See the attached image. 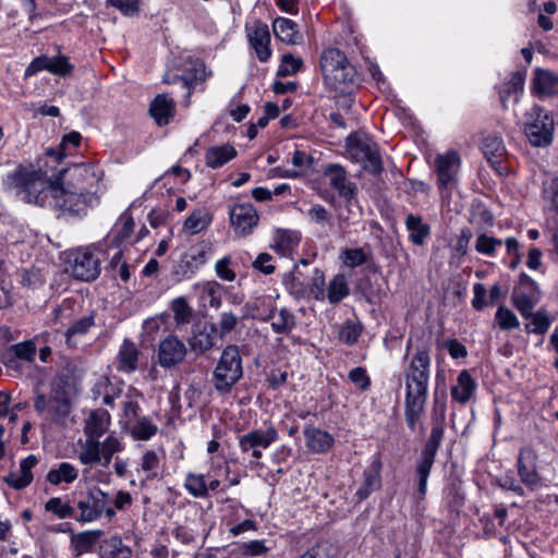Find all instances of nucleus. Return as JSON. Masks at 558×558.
<instances>
[{"label": "nucleus", "instance_id": "f257e3e1", "mask_svg": "<svg viewBox=\"0 0 558 558\" xmlns=\"http://www.w3.org/2000/svg\"><path fill=\"white\" fill-rule=\"evenodd\" d=\"M57 209L72 217H84L100 204L106 191L104 171L92 163H74L58 174Z\"/></svg>", "mask_w": 558, "mask_h": 558}, {"label": "nucleus", "instance_id": "f03ea898", "mask_svg": "<svg viewBox=\"0 0 558 558\" xmlns=\"http://www.w3.org/2000/svg\"><path fill=\"white\" fill-rule=\"evenodd\" d=\"M8 178L25 203L57 209L59 181L53 183L46 171L20 167Z\"/></svg>", "mask_w": 558, "mask_h": 558}, {"label": "nucleus", "instance_id": "7ed1b4c3", "mask_svg": "<svg viewBox=\"0 0 558 558\" xmlns=\"http://www.w3.org/2000/svg\"><path fill=\"white\" fill-rule=\"evenodd\" d=\"M72 385L68 375H58L51 383L50 393H37L34 400V409L38 414H45L47 418L60 426H66L72 411L71 396Z\"/></svg>", "mask_w": 558, "mask_h": 558}, {"label": "nucleus", "instance_id": "20e7f679", "mask_svg": "<svg viewBox=\"0 0 558 558\" xmlns=\"http://www.w3.org/2000/svg\"><path fill=\"white\" fill-rule=\"evenodd\" d=\"M320 70L325 83L335 90L345 92L356 83L354 66L337 48H328L322 53Z\"/></svg>", "mask_w": 558, "mask_h": 558}, {"label": "nucleus", "instance_id": "39448f33", "mask_svg": "<svg viewBox=\"0 0 558 558\" xmlns=\"http://www.w3.org/2000/svg\"><path fill=\"white\" fill-rule=\"evenodd\" d=\"M242 376V359L238 347H226L213 373L215 389L219 393H228Z\"/></svg>", "mask_w": 558, "mask_h": 558}, {"label": "nucleus", "instance_id": "423d86ee", "mask_svg": "<svg viewBox=\"0 0 558 558\" xmlns=\"http://www.w3.org/2000/svg\"><path fill=\"white\" fill-rule=\"evenodd\" d=\"M430 359L426 350H418L405 369V399L427 400Z\"/></svg>", "mask_w": 558, "mask_h": 558}, {"label": "nucleus", "instance_id": "0eeeda50", "mask_svg": "<svg viewBox=\"0 0 558 558\" xmlns=\"http://www.w3.org/2000/svg\"><path fill=\"white\" fill-rule=\"evenodd\" d=\"M102 251L94 247H78L68 253L65 270L73 278L93 281L100 274Z\"/></svg>", "mask_w": 558, "mask_h": 558}, {"label": "nucleus", "instance_id": "6e6552de", "mask_svg": "<svg viewBox=\"0 0 558 558\" xmlns=\"http://www.w3.org/2000/svg\"><path fill=\"white\" fill-rule=\"evenodd\" d=\"M347 151L356 162L364 163V169L375 175L383 172V161L377 144L364 133H354L347 138Z\"/></svg>", "mask_w": 558, "mask_h": 558}, {"label": "nucleus", "instance_id": "1a4fd4ad", "mask_svg": "<svg viewBox=\"0 0 558 558\" xmlns=\"http://www.w3.org/2000/svg\"><path fill=\"white\" fill-rule=\"evenodd\" d=\"M109 495L98 487H92L86 493L81 494L76 501V508L80 514L75 517L76 521L87 523L98 520L102 514L111 519L116 515L114 509L110 506Z\"/></svg>", "mask_w": 558, "mask_h": 558}, {"label": "nucleus", "instance_id": "9d476101", "mask_svg": "<svg viewBox=\"0 0 558 558\" xmlns=\"http://www.w3.org/2000/svg\"><path fill=\"white\" fill-rule=\"evenodd\" d=\"M555 123L553 117L542 107L534 106L527 112L524 134L531 145L546 147L554 138Z\"/></svg>", "mask_w": 558, "mask_h": 558}, {"label": "nucleus", "instance_id": "9b49d317", "mask_svg": "<svg viewBox=\"0 0 558 558\" xmlns=\"http://www.w3.org/2000/svg\"><path fill=\"white\" fill-rule=\"evenodd\" d=\"M444 436L441 424L433 426L428 440L426 441L416 464L417 493L421 499L425 497L427 481L435 462V457Z\"/></svg>", "mask_w": 558, "mask_h": 558}, {"label": "nucleus", "instance_id": "f8f14e48", "mask_svg": "<svg viewBox=\"0 0 558 558\" xmlns=\"http://www.w3.org/2000/svg\"><path fill=\"white\" fill-rule=\"evenodd\" d=\"M541 300L538 284L526 274H521L519 284L513 289L511 303L524 319L532 316V311Z\"/></svg>", "mask_w": 558, "mask_h": 558}, {"label": "nucleus", "instance_id": "ddd939ff", "mask_svg": "<svg viewBox=\"0 0 558 558\" xmlns=\"http://www.w3.org/2000/svg\"><path fill=\"white\" fill-rule=\"evenodd\" d=\"M210 253L211 244L209 242L202 241L196 243L181 256L173 267L172 276L177 281L190 279L207 262Z\"/></svg>", "mask_w": 558, "mask_h": 558}, {"label": "nucleus", "instance_id": "4468645a", "mask_svg": "<svg viewBox=\"0 0 558 558\" xmlns=\"http://www.w3.org/2000/svg\"><path fill=\"white\" fill-rule=\"evenodd\" d=\"M438 187L442 197H449L457 185L460 156L456 150H448L435 158Z\"/></svg>", "mask_w": 558, "mask_h": 558}, {"label": "nucleus", "instance_id": "2eb2a0df", "mask_svg": "<svg viewBox=\"0 0 558 558\" xmlns=\"http://www.w3.org/2000/svg\"><path fill=\"white\" fill-rule=\"evenodd\" d=\"M229 218L234 233L242 238L252 234L259 221L256 208L250 203L233 205L229 210Z\"/></svg>", "mask_w": 558, "mask_h": 558}, {"label": "nucleus", "instance_id": "dca6fc26", "mask_svg": "<svg viewBox=\"0 0 558 558\" xmlns=\"http://www.w3.org/2000/svg\"><path fill=\"white\" fill-rule=\"evenodd\" d=\"M324 175L330 187L337 191L338 195L348 204H351L357 194V186L349 180L345 169L338 163H330L325 168Z\"/></svg>", "mask_w": 558, "mask_h": 558}, {"label": "nucleus", "instance_id": "f3484780", "mask_svg": "<svg viewBox=\"0 0 558 558\" xmlns=\"http://www.w3.org/2000/svg\"><path fill=\"white\" fill-rule=\"evenodd\" d=\"M158 363L165 368H171L186 356L187 349L185 343L177 336L169 335L158 345Z\"/></svg>", "mask_w": 558, "mask_h": 558}, {"label": "nucleus", "instance_id": "a211bd4d", "mask_svg": "<svg viewBox=\"0 0 558 558\" xmlns=\"http://www.w3.org/2000/svg\"><path fill=\"white\" fill-rule=\"evenodd\" d=\"M247 38L251 47L260 62H267L271 57L270 33L268 25L256 21L247 27Z\"/></svg>", "mask_w": 558, "mask_h": 558}, {"label": "nucleus", "instance_id": "6ab92c4d", "mask_svg": "<svg viewBox=\"0 0 558 558\" xmlns=\"http://www.w3.org/2000/svg\"><path fill=\"white\" fill-rule=\"evenodd\" d=\"M383 463L379 457H375L371 464L363 472V480L356 489L355 497L359 501L367 499L371 494L381 487Z\"/></svg>", "mask_w": 558, "mask_h": 558}, {"label": "nucleus", "instance_id": "aec40b11", "mask_svg": "<svg viewBox=\"0 0 558 558\" xmlns=\"http://www.w3.org/2000/svg\"><path fill=\"white\" fill-rule=\"evenodd\" d=\"M278 437V432L272 426L264 430L253 429L240 436L239 447L243 452H248L251 449L256 448L267 449Z\"/></svg>", "mask_w": 558, "mask_h": 558}, {"label": "nucleus", "instance_id": "412c9836", "mask_svg": "<svg viewBox=\"0 0 558 558\" xmlns=\"http://www.w3.org/2000/svg\"><path fill=\"white\" fill-rule=\"evenodd\" d=\"M217 332L216 324L205 323L187 340L190 349L196 354H205L215 345V335Z\"/></svg>", "mask_w": 558, "mask_h": 558}, {"label": "nucleus", "instance_id": "4be33fe9", "mask_svg": "<svg viewBox=\"0 0 558 558\" xmlns=\"http://www.w3.org/2000/svg\"><path fill=\"white\" fill-rule=\"evenodd\" d=\"M38 463V459L34 454H29L20 463L19 472H11L3 477L4 483L14 489H23L33 481L32 469Z\"/></svg>", "mask_w": 558, "mask_h": 558}, {"label": "nucleus", "instance_id": "5701e85b", "mask_svg": "<svg viewBox=\"0 0 558 558\" xmlns=\"http://www.w3.org/2000/svg\"><path fill=\"white\" fill-rule=\"evenodd\" d=\"M110 426V415L104 409H97L89 413L85 421L84 433L87 438L99 439Z\"/></svg>", "mask_w": 558, "mask_h": 558}, {"label": "nucleus", "instance_id": "b1692460", "mask_svg": "<svg viewBox=\"0 0 558 558\" xmlns=\"http://www.w3.org/2000/svg\"><path fill=\"white\" fill-rule=\"evenodd\" d=\"M525 73L522 71L512 72L500 87L499 95L502 107H507L508 100L512 98L513 102L517 104L523 93Z\"/></svg>", "mask_w": 558, "mask_h": 558}, {"label": "nucleus", "instance_id": "393cba45", "mask_svg": "<svg viewBox=\"0 0 558 558\" xmlns=\"http://www.w3.org/2000/svg\"><path fill=\"white\" fill-rule=\"evenodd\" d=\"M533 88L542 97H551L558 94V73L537 69L533 78Z\"/></svg>", "mask_w": 558, "mask_h": 558}, {"label": "nucleus", "instance_id": "a878e982", "mask_svg": "<svg viewBox=\"0 0 558 558\" xmlns=\"http://www.w3.org/2000/svg\"><path fill=\"white\" fill-rule=\"evenodd\" d=\"M207 75L205 72V64L201 61L194 63V74L181 76L175 73H167L163 76L166 84H180L182 89H186V97H190L194 83L204 82Z\"/></svg>", "mask_w": 558, "mask_h": 558}, {"label": "nucleus", "instance_id": "bb28decb", "mask_svg": "<svg viewBox=\"0 0 558 558\" xmlns=\"http://www.w3.org/2000/svg\"><path fill=\"white\" fill-rule=\"evenodd\" d=\"M304 437L307 448L316 453L327 452L335 441L328 432L316 427H305Z\"/></svg>", "mask_w": 558, "mask_h": 558}, {"label": "nucleus", "instance_id": "cd10ccee", "mask_svg": "<svg viewBox=\"0 0 558 558\" xmlns=\"http://www.w3.org/2000/svg\"><path fill=\"white\" fill-rule=\"evenodd\" d=\"M262 320H271V328L276 333H289L295 326V316L288 308L282 307L279 311L271 308Z\"/></svg>", "mask_w": 558, "mask_h": 558}, {"label": "nucleus", "instance_id": "c85d7f7f", "mask_svg": "<svg viewBox=\"0 0 558 558\" xmlns=\"http://www.w3.org/2000/svg\"><path fill=\"white\" fill-rule=\"evenodd\" d=\"M482 151L487 161L495 168L499 169L505 159V145L502 140L497 135H487L482 143Z\"/></svg>", "mask_w": 558, "mask_h": 558}, {"label": "nucleus", "instance_id": "c756f323", "mask_svg": "<svg viewBox=\"0 0 558 558\" xmlns=\"http://www.w3.org/2000/svg\"><path fill=\"white\" fill-rule=\"evenodd\" d=\"M174 111V101L167 94L157 95L150 104L149 112L158 125L169 123Z\"/></svg>", "mask_w": 558, "mask_h": 558}, {"label": "nucleus", "instance_id": "7c9ffc66", "mask_svg": "<svg viewBox=\"0 0 558 558\" xmlns=\"http://www.w3.org/2000/svg\"><path fill=\"white\" fill-rule=\"evenodd\" d=\"M272 31L277 39L289 45L301 43L302 36L298 32V25L290 19L277 17L272 23Z\"/></svg>", "mask_w": 558, "mask_h": 558}, {"label": "nucleus", "instance_id": "2f4dec72", "mask_svg": "<svg viewBox=\"0 0 558 558\" xmlns=\"http://www.w3.org/2000/svg\"><path fill=\"white\" fill-rule=\"evenodd\" d=\"M531 450H521L518 458V473L521 482L534 488L539 483V476L533 463Z\"/></svg>", "mask_w": 558, "mask_h": 558}, {"label": "nucleus", "instance_id": "473e14b6", "mask_svg": "<svg viewBox=\"0 0 558 558\" xmlns=\"http://www.w3.org/2000/svg\"><path fill=\"white\" fill-rule=\"evenodd\" d=\"M236 156L235 148L230 144L210 146L205 154V163L211 169L222 167Z\"/></svg>", "mask_w": 558, "mask_h": 558}, {"label": "nucleus", "instance_id": "72a5a7b5", "mask_svg": "<svg viewBox=\"0 0 558 558\" xmlns=\"http://www.w3.org/2000/svg\"><path fill=\"white\" fill-rule=\"evenodd\" d=\"M138 350L134 342L124 339L117 355V368L124 373H132L137 368Z\"/></svg>", "mask_w": 558, "mask_h": 558}, {"label": "nucleus", "instance_id": "f704fd0d", "mask_svg": "<svg viewBox=\"0 0 558 558\" xmlns=\"http://www.w3.org/2000/svg\"><path fill=\"white\" fill-rule=\"evenodd\" d=\"M476 387V381L464 369L458 375L457 384L451 387V397L457 402L466 403L474 395Z\"/></svg>", "mask_w": 558, "mask_h": 558}, {"label": "nucleus", "instance_id": "c9c22d12", "mask_svg": "<svg viewBox=\"0 0 558 558\" xmlns=\"http://www.w3.org/2000/svg\"><path fill=\"white\" fill-rule=\"evenodd\" d=\"M409 231L410 241L415 245H423L429 236L430 227L425 223L421 216L409 214L404 220Z\"/></svg>", "mask_w": 558, "mask_h": 558}, {"label": "nucleus", "instance_id": "e433bc0d", "mask_svg": "<svg viewBox=\"0 0 558 558\" xmlns=\"http://www.w3.org/2000/svg\"><path fill=\"white\" fill-rule=\"evenodd\" d=\"M81 141L82 135L76 131L65 134L62 137L58 150H54L53 148L47 149V158L51 159L52 162L59 163L62 158L73 153V150L81 144Z\"/></svg>", "mask_w": 558, "mask_h": 558}, {"label": "nucleus", "instance_id": "4c0bfd02", "mask_svg": "<svg viewBox=\"0 0 558 558\" xmlns=\"http://www.w3.org/2000/svg\"><path fill=\"white\" fill-rule=\"evenodd\" d=\"M77 476L78 472L74 465L69 462H61L47 473L46 480L52 485H59L60 483H73Z\"/></svg>", "mask_w": 558, "mask_h": 558}, {"label": "nucleus", "instance_id": "58836bf2", "mask_svg": "<svg viewBox=\"0 0 558 558\" xmlns=\"http://www.w3.org/2000/svg\"><path fill=\"white\" fill-rule=\"evenodd\" d=\"M161 469L160 454L154 450H147L143 453L140 461V469L145 474V481H151L159 476Z\"/></svg>", "mask_w": 558, "mask_h": 558}, {"label": "nucleus", "instance_id": "ea45409f", "mask_svg": "<svg viewBox=\"0 0 558 558\" xmlns=\"http://www.w3.org/2000/svg\"><path fill=\"white\" fill-rule=\"evenodd\" d=\"M81 463L85 465H93L102 463V454L100 449V441L94 438H87L82 446V451L78 454Z\"/></svg>", "mask_w": 558, "mask_h": 558}, {"label": "nucleus", "instance_id": "a19ab883", "mask_svg": "<svg viewBox=\"0 0 558 558\" xmlns=\"http://www.w3.org/2000/svg\"><path fill=\"white\" fill-rule=\"evenodd\" d=\"M350 289L344 275H336L327 288V299L331 304L339 303L349 295Z\"/></svg>", "mask_w": 558, "mask_h": 558}, {"label": "nucleus", "instance_id": "79ce46f5", "mask_svg": "<svg viewBox=\"0 0 558 558\" xmlns=\"http://www.w3.org/2000/svg\"><path fill=\"white\" fill-rule=\"evenodd\" d=\"M211 222V216L204 209L193 211L184 222V230L191 234H197L205 230Z\"/></svg>", "mask_w": 558, "mask_h": 558}, {"label": "nucleus", "instance_id": "37998d69", "mask_svg": "<svg viewBox=\"0 0 558 558\" xmlns=\"http://www.w3.org/2000/svg\"><path fill=\"white\" fill-rule=\"evenodd\" d=\"M171 311L178 326L189 325L192 322L194 310L183 296L175 298L171 302Z\"/></svg>", "mask_w": 558, "mask_h": 558}, {"label": "nucleus", "instance_id": "c03bdc74", "mask_svg": "<svg viewBox=\"0 0 558 558\" xmlns=\"http://www.w3.org/2000/svg\"><path fill=\"white\" fill-rule=\"evenodd\" d=\"M527 320L524 328L527 333L545 335L551 325L545 310H538L536 313L532 311V316Z\"/></svg>", "mask_w": 558, "mask_h": 558}, {"label": "nucleus", "instance_id": "a18cd8bd", "mask_svg": "<svg viewBox=\"0 0 558 558\" xmlns=\"http://www.w3.org/2000/svg\"><path fill=\"white\" fill-rule=\"evenodd\" d=\"M268 551V548L265 545V541H250L246 543H236L234 544V548L232 549V554H238L242 558H252L256 556H260Z\"/></svg>", "mask_w": 558, "mask_h": 558}, {"label": "nucleus", "instance_id": "49530a36", "mask_svg": "<svg viewBox=\"0 0 558 558\" xmlns=\"http://www.w3.org/2000/svg\"><path fill=\"white\" fill-rule=\"evenodd\" d=\"M184 487L195 498H204L208 495V487L202 474L187 473Z\"/></svg>", "mask_w": 558, "mask_h": 558}, {"label": "nucleus", "instance_id": "de8ad7c7", "mask_svg": "<svg viewBox=\"0 0 558 558\" xmlns=\"http://www.w3.org/2000/svg\"><path fill=\"white\" fill-rule=\"evenodd\" d=\"M308 221L319 227H332V215L320 204H314L306 213Z\"/></svg>", "mask_w": 558, "mask_h": 558}, {"label": "nucleus", "instance_id": "09e8293b", "mask_svg": "<svg viewBox=\"0 0 558 558\" xmlns=\"http://www.w3.org/2000/svg\"><path fill=\"white\" fill-rule=\"evenodd\" d=\"M338 554V548L330 542H319L310 549H307L299 558H335Z\"/></svg>", "mask_w": 558, "mask_h": 558}, {"label": "nucleus", "instance_id": "8fccbe9b", "mask_svg": "<svg viewBox=\"0 0 558 558\" xmlns=\"http://www.w3.org/2000/svg\"><path fill=\"white\" fill-rule=\"evenodd\" d=\"M158 427L147 417L138 418L132 426V436L138 440H148L156 435Z\"/></svg>", "mask_w": 558, "mask_h": 558}, {"label": "nucleus", "instance_id": "3c124183", "mask_svg": "<svg viewBox=\"0 0 558 558\" xmlns=\"http://www.w3.org/2000/svg\"><path fill=\"white\" fill-rule=\"evenodd\" d=\"M45 509L59 519L74 518V508L70 504L64 502L60 497L50 498L45 504Z\"/></svg>", "mask_w": 558, "mask_h": 558}, {"label": "nucleus", "instance_id": "603ef678", "mask_svg": "<svg viewBox=\"0 0 558 558\" xmlns=\"http://www.w3.org/2000/svg\"><path fill=\"white\" fill-rule=\"evenodd\" d=\"M425 403L426 401L405 399L404 416L410 429H415V425L424 411Z\"/></svg>", "mask_w": 558, "mask_h": 558}, {"label": "nucleus", "instance_id": "864d4df0", "mask_svg": "<svg viewBox=\"0 0 558 558\" xmlns=\"http://www.w3.org/2000/svg\"><path fill=\"white\" fill-rule=\"evenodd\" d=\"M362 325L359 322L354 320H347L344 325L339 330V339L349 344L352 345L357 342L361 333H362Z\"/></svg>", "mask_w": 558, "mask_h": 558}, {"label": "nucleus", "instance_id": "5fc2aeb1", "mask_svg": "<svg viewBox=\"0 0 558 558\" xmlns=\"http://www.w3.org/2000/svg\"><path fill=\"white\" fill-rule=\"evenodd\" d=\"M100 449L104 460L102 465H108L112 456L124 449V445L118 437L109 435L102 442H100Z\"/></svg>", "mask_w": 558, "mask_h": 558}, {"label": "nucleus", "instance_id": "6e6d98bb", "mask_svg": "<svg viewBox=\"0 0 558 558\" xmlns=\"http://www.w3.org/2000/svg\"><path fill=\"white\" fill-rule=\"evenodd\" d=\"M502 244V241L487 235L486 233H481L477 235L475 241V250L477 253L486 256H493L498 246Z\"/></svg>", "mask_w": 558, "mask_h": 558}, {"label": "nucleus", "instance_id": "4d7b16f0", "mask_svg": "<svg viewBox=\"0 0 558 558\" xmlns=\"http://www.w3.org/2000/svg\"><path fill=\"white\" fill-rule=\"evenodd\" d=\"M302 64V59L295 58L290 53L283 54L277 75L282 77L294 75L300 71Z\"/></svg>", "mask_w": 558, "mask_h": 558}, {"label": "nucleus", "instance_id": "13d9d810", "mask_svg": "<svg viewBox=\"0 0 558 558\" xmlns=\"http://www.w3.org/2000/svg\"><path fill=\"white\" fill-rule=\"evenodd\" d=\"M495 319L502 330L514 329L520 325L514 313L506 306H500L497 310Z\"/></svg>", "mask_w": 558, "mask_h": 558}, {"label": "nucleus", "instance_id": "bf43d9fd", "mask_svg": "<svg viewBox=\"0 0 558 558\" xmlns=\"http://www.w3.org/2000/svg\"><path fill=\"white\" fill-rule=\"evenodd\" d=\"M238 323L239 317L235 314H233L232 312H222L220 314L218 325H216V333L219 336V338L222 339L235 328Z\"/></svg>", "mask_w": 558, "mask_h": 558}, {"label": "nucleus", "instance_id": "052dcab7", "mask_svg": "<svg viewBox=\"0 0 558 558\" xmlns=\"http://www.w3.org/2000/svg\"><path fill=\"white\" fill-rule=\"evenodd\" d=\"M94 323L95 322H94L93 315L85 316V317H82V318L75 320L69 327V329L65 331L66 341L69 342L70 339L74 336L85 335L89 330V328L94 325Z\"/></svg>", "mask_w": 558, "mask_h": 558}, {"label": "nucleus", "instance_id": "680f3d73", "mask_svg": "<svg viewBox=\"0 0 558 558\" xmlns=\"http://www.w3.org/2000/svg\"><path fill=\"white\" fill-rule=\"evenodd\" d=\"M10 350L17 359L33 361L36 353V345L32 340H27L12 345Z\"/></svg>", "mask_w": 558, "mask_h": 558}, {"label": "nucleus", "instance_id": "e2e57ef3", "mask_svg": "<svg viewBox=\"0 0 558 558\" xmlns=\"http://www.w3.org/2000/svg\"><path fill=\"white\" fill-rule=\"evenodd\" d=\"M343 264L348 267H357L366 262V254L363 248H348L342 253Z\"/></svg>", "mask_w": 558, "mask_h": 558}, {"label": "nucleus", "instance_id": "0e129e2a", "mask_svg": "<svg viewBox=\"0 0 558 558\" xmlns=\"http://www.w3.org/2000/svg\"><path fill=\"white\" fill-rule=\"evenodd\" d=\"M72 71V65L64 56L50 57L49 72L54 75L65 76Z\"/></svg>", "mask_w": 558, "mask_h": 558}, {"label": "nucleus", "instance_id": "69168bd1", "mask_svg": "<svg viewBox=\"0 0 558 558\" xmlns=\"http://www.w3.org/2000/svg\"><path fill=\"white\" fill-rule=\"evenodd\" d=\"M100 532L99 531H86L78 533L73 537L75 547L81 550H86L97 541Z\"/></svg>", "mask_w": 558, "mask_h": 558}, {"label": "nucleus", "instance_id": "338daca9", "mask_svg": "<svg viewBox=\"0 0 558 558\" xmlns=\"http://www.w3.org/2000/svg\"><path fill=\"white\" fill-rule=\"evenodd\" d=\"M231 258L226 256L215 264L216 275L225 281H233L235 279V272L230 268Z\"/></svg>", "mask_w": 558, "mask_h": 558}, {"label": "nucleus", "instance_id": "774afa93", "mask_svg": "<svg viewBox=\"0 0 558 558\" xmlns=\"http://www.w3.org/2000/svg\"><path fill=\"white\" fill-rule=\"evenodd\" d=\"M544 197L549 201L558 214V177L550 179L544 184Z\"/></svg>", "mask_w": 558, "mask_h": 558}]
</instances>
